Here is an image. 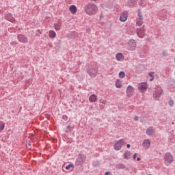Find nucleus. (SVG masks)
Masks as SVG:
<instances>
[{
	"label": "nucleus",
	"instance_id": "obj_1",
	"mask_svg": "<svg viewBox=\"0 0 175 175\" xmlns=\"http://www.w3.org/2000/svg\"><path fill=\"white\" fill-rule=\"evenodd\" d=\"M85 12L89 16H94L98 13V6L94 3H89L85 6Z\"/></svg>",
	"mask_w": 175,
	"mask_h": 175
},
{
	"label": "nucleus",
	"instance_id": "obj_2",
	"mask_svg": "<svg viewBox=\"0 0 175 175\" xmlns=\"http://www.w3.org/2000/svg\"><path fill=\"white\" fill-rule=\"evenodd\" d=\"M86 72L90 77H96L98 75V68L94 66H89L87 69Z\"/></svg>",
	"mask_w": 175,
	"mask_h": 175
},
{
	"label": "nucleus",
	"instance_id": "obj_3",
	"mask_svg": "<svg viewBox=\"0 0 175 175\" xmlns=\"http://www.w3.org/2000/svg\"><path fill=\"white\" fill-rule=\"evenodd\" d=\"M85 159H87V156H85V154H78V157L76 159L75 165H77V166H80L83 165V163L85 162Z\"/></svg>",
	"mask_w": 175,
	"mask_h": 175
},
{
	"label": "nucleus",
	"instance_id": "obj_4",
	"mask_svg": "<svg viewBox=\"0 0 175 175\" xmlns=\"http://www.w3.org/2000/svg\"><path fill=\"white\" fill-rule=\"evenodd\" d=\"M136 32L138 38L143 39V38H144L146 36V28H144V26H143L142 27L137 29Z\"/></svg>",
	"mask_w": 175,
	"mask_h": 175
},
{
	"label": "nucleus",
	"instance_id": "obj_5",
	"mask_svg": "<svg viewBox=\"0 0 175 175\" xmlns=\"http://www.w3.org/2000/svg\"><path fill=\"white\" fill-rule=\"evenodd\" d=\"M165 165L169 166L173 162V156L170 152H167L164 157Z\"/></svg>",
	"mask_w": 175,
	"mask_h": 175
},
{
	"label": "nucleus",
	"instance_id": "obj_6",
	"mask_svg": "<svg viewBox=\"0 0 175 175\" xmlns=\"http://www.w3.org/2000/svg\"><path fill=\"white\" fill-rule=\"evenodd\" d=\"M136 49V41L135 40H130L127 42V50L133 51Z\"/></svg>",
	"mask_w": 175,
	"mask_h": 175
},
{
	"label": "nucleus",
	"instance_id": "obj_7",
	"mask_svg": "<svg viewBox=\"0 0 175 175\" xmlns=\"http://www.w3.org/2000/svg\"><path fill=\"white\" fill-rule=\"evenodd\" d=\"M162 94H163V90H162V88H157L153 93V98H154V99H158L161 98V95H162Z\"/></svg>",
	"mask_w": 175,
	"mask_h": 175
},
{
	"label": "nucleus",
	"instance_id": "obj_8",
	"mask_svg": "<svg viewBox=\"0 0 175 175\" xmlns=\"http://www.w3.org/2000/svg\"><path fill=\"white\" fill-rule=\"evenodd\" d=\"M124 141L123 139H121L116 142V143L114 145V149L116 150V151H119L121 148H122V146H124Z\"/></svg>",
	"mask_w": 175,
	"mask_h": 175
},
{
	"label": "nucleus",
	"instance_id": "obj_9",
	"mask_svg": "<svg viewBox=\"0 0 175 175\" xmlns=\"http://www.w3.org/2000/svg\"><path fill=\"white\" fill-rule=\"evenodd\" d=\"M169 16V13L165 10H162L159 13V19L165 21V20H167V17Z\"/></svg>",
	"mask_w": 175,
	"mask_h": 175
},
{
	"label": "nucleus",
	"instance_id": "obj_10",
	"mask_svg": "<svg viewBox=\"0 0 175 175\" xmlns=\"http://www.w3.org/2000/svg\"><path fill=\"white\" fill-rule=\"evenodd\" d=\"M134 92H135V88H133L132 85H129L126 88V94H127V96L131 98V96H133Z\"/></svg>",
	"mask_w": 175,
	"mask_h": 175
},
{
	"label": "nucleus",
	"instance_id": "obj_11",
	"mask_svg": "<svg viewBox=\"0 0 175 175\" xmlns=\"http://www.w3.org/2000/svg\"><path fill=\"white\" fill-rule=\"evenodd\" d=\"M128 20V11L123 12L120 16V21L125 23Z\"/></svg>",
	"mask_w": 175,
	"mask_h": 175
},
{
	"label": "nucleus",
	"instance_id": "obj_12",
	"mask_svg": "<svg viewBox=\"0 0 175 175\" xmlns=\"http://www.w3.org/2000/svg\"><path fill=\"white\" fill-rule=\"evenodd\" d=\"M17 38L18 40L21 42V43H28V38L25 36L19 34Z\"/></svg>",
	"mask_w": 175,
	"mask_h": 175
},
{
	"label": "nucleus",
	"instance_id": "obj_13",
	"mask_svg": "<svg viewBox=\"0 0 175 175\" xmlns=\"http://www.w3.org/2000/svg\"><path fill=\"white\" fill-rule=\"evenodd\" d=\"M142 146L144 148H145L146 150H148V148H150V146H151V142L150 141V139H144L142 143Z\"/></svg>",
	"mask_w": 175,
	"mask_h": 175
},
{
	"label": "nucleus",
	"instance_id": "obj_14",
	"mask_svg": "<svg viewBox=\"0 0 175 175\" xmlns=\"http://www.w3.org/2000/svg\"><path fill=\"white\" fill-rule=\"evenodd\" d=\"M5 19L8 21H10V23H16V19L13 17V14L12 13H8L5 15Z\"/></svg>",
	"mask_w": 175,
	"mask_h": 175
},
{
	"label": "nucleus",
	"instance_id": "obj_15",
	"mask_svg": "<svg viewBox=\"0 0 175 175\" xmlns=\"http://www.w3.org/2000/svg\"><path fill=\"white\" fill-rule=\"evenodd\" d=\"M77 36H79V33L76 31H72L67 35L68 39H75V38H77Z\"/></svg>",
	"mask_w": 175,
	"mask_h": 175
},
{
	"label": "nucleus",
	"instance_id": "obj_16",
	"mask_svg": "<svg viewBox=\"0 0 175 175\" xmlns=\"http://www.w3.org/2000/svg\"><path fill=\"white\" fill-rule=\"evenodd\" d=\"M98 100V97L95 94H92L89 97V101L91 103H94V102H96Z\"/></svg>",
	"mask_w": 175,
	"mask_h": 175
},
{
	"label": "nucleus",
	"instance_id": "obj_17",
	"mask_svg": "<svg viewBox=\"0 0 175 175\" xmlns=\"http://www.w3.org/2000/svg\"><path fill=\"white\" fill-rule=\"evenodd\" d=\"M116 59H117V61H123L124 55L121 53H118L116 55Z\"/></svg>",
	"mask_w": 175,
	"mask_h": 175
},
{
	"label": "nucleus",
	"instance_id": "obj_18",
	"mask_svg": "<svg viewBox=\"0 0 175 175\" xmlns=\"http://www.w3.org/2000/svg\"><path fill=\"white\" fill-rule=\"evenodd\" d=\"M153 132H154V128L152 126H150L146 129V133L148 136H151Z\"/></svg>",
	"mask_w": 175,
	"mask_h": 175
},
{
	"label": "nucleus",
	"instance_id": "obj_19",
	"mask_svg": "<svg viewBox=\"0 0 175 175\" xmlns=\"http://www.w3.org/2000/svg\"><path fill=\"white\" fill-rule=\"evenodd\" d=\"M69 10H70V12H71V13L72 14H75V13H76V12H77V8H76V5H72L70 6Z\"/></svg>",
	"mask_w": 175,
	"mask_h": 175
},
{
	"label": "nucleus",
	"instance_id": "obj_20",
	"mask_svg": "<svg viewBox=\"0 0 175 175\" xmlns=\"http://www.w3.org/2000/svg\"><path fill=\"white\" fill-rule=\"evenodd\" d=\"M148 88V85L146 83H142L138 85V90H147Z\"/></svg>",
	"mask_w": 175,
	"mask_h": 175
},
{
	"label": "nucleus",
	"instance_id": "obj_21",
	"mask_svg": "<svg viewBox=\"0 0 175 175\" xmlns=\"http://www.w3.org/2000/svg\"><path fill=\"white\" fill-rule=\"evenodd\" d=\"M75 129V126H72L70 124L67 126V130H66V133H69V132H71Z\"/></svg>",
	"mask_w": 175,
	"mask_h": 175
},
{
	"label": "nucleus",
	"instance_id": "obj_22",
	"mask_svg": "<svg viewBox=\"0 0 175 175\" xmlns=\"http://www.w3.org/2000/svg\"><path fill=\"white\" fill-rule=\"evenodd\" d=\"M49 38H51V39H53L56 36L57 34L55 33V31L51 30L49 31Z\"/></svg>",
	"mask_w": 175,
	"mask_h": 175
},
{
	"label": "nucleus",
	"instance_id": "obj_23",
	"mask_svg": "<svg viewBox=\"0 0 175 175\" xmlns=\"http://www.w3.org/2000/svg\"><path fill=\"white\" fill-rule=\"evenodd\" d=\"M116 169H125V165L122 163H118L116 165Z\"/></svg>",
	"mask_w": 175,
	"mask_h": 175
},
{
	"label": "nucleus",
	"instance_id": "obj_24",
	"mask_svg": "<svg viewBox=\"0 0 175 175\" xmlns=\"http://www.w3.org/2000/svg\"><path fill=\"white\" fill-rule=\"evenodd\" d=\"M154 75H155V72H150L148 73V76H150V77H151V79H150V81H154Z\"/></svg>",
	"mask_w": 175,
	"mask_h": 175
},
{
	"label": "nucleus",
	"instance_id": "obj_25",
	"mask_svg": "<svg viewBox=\"0 0 175 175\" xmlns=\"http://www.w3.org/2000/svg\"><path fill=\"white\" fill-rule=\"evenodd\" d=\"M136 25H137L138 27H142V25H143V21L139 19L138 21H137Z\"/></svg>",
	"mask_w": 175,
	"mask_h": 175
},
{
	"label": "nucleus",
	"instance_id": "obj_26",
	"mask_svg": "<svg viewBox=\"0 0 175 175\" xmlns=\"http://www.w3.org/2000/svg\"><path fill=\"white\" fill-rule=\"evenodd\" d=\"M119 77H120V79H124L125 77V72L123 71L120 72Z\"/></svg>",
	"mask_w": 175,
	"mask_h": 175
},
{
	"label": "nucleus",
	"instance_id": "obj_27",
	"mask_svg": "<svg viewBox=\"0 0 175 175\" xmlns=\"http://www.w3.org/2000/svg\"><path fill=\"white\" fill-rule=\"evenodd\" d=\"M54 28L56 31H59V29H61V27H59V25L57 24H54Z\"/></svg>",
	"mask_w": 175,
	"mask_h": 175
},
{
	"label": "nucleus",
	"instance_id": "obj_28",
	"mask_svg": "<svg viewBox=\"0 0 175 175\" xmlns=\"http://www.w3.org/2000/svg\"><path fill=\"white\" fill-rule=\"evenodd\" d=\"M70 167H73V164L70 163L68 165H66L65 169L66 170H69Z\"/></svg>",
	"mask_w": 175,
	"mask_h": 175
},
{
	"label": "nucleus",
	"instance_id": "obj_29",
	"mask_svg": "<svg viewBox=\"0 0 175 175\" xmlns=\"http://www.w3.org/2000/svg\"><path fill=\"white\" fill-rule=\"evenodd\" d=\"M138 18H139V20L143 21V15H142V12L140 11L138 12Z\"/></svg>",
	"mask_w": 175,
	"mask_h": 175
},
{
	"label": "nucleus",
	"instance_id": "obj_30",
	"mask_svg": "<svg viewBox=\"0 0 175 175\" xmlns=\"http://www.w3.org/2000/svg\"><path fill=\"white\" fill-rule=\"evenodd\" d=\"M116 88H121V87H122V85H121V83L119 81H117L116 83Z\"/></svg>",
	"mask_w": 175,
	"mask_h": 175
},
{
	"label": "nucleus",
	"instance_id": "obj_31",
	"mask_svg": "<svg viewBox=\"0 0 175 175\" xmlns=\"http://www.w3.org/2000/svg\"><path fill=\"white\" fill-rule=\"evenodd\" d=\"M11 46H13V47H16L17 46V41H13L10 42Z\"/></svg>",
	"mask_w": 175,
	"mask_h": 175
},
{
	"label": "nucleus",
	"instance_id": "obj_32",
	"mask_svg": "<svg viewBox=\"0 0 175 175\" xmlns=\"http://www.w3.org/2000/svg\"><path fill=\"white\" fill-rule=\"evenodd\" d=\"M168 104L170 105V106L172 107L174 105V101H173V100H171L168 102Z\"/></svg>",
	"mask_w": 175,
	"mask_h": 175
},
{
	"label": "nucleus",
	"instance_id": "obj_33",
	"mask_svg": "<svg viewBox=\"0 0 175 175\" xmlns=\"http://www.w3.org/2000/svg\"><path fill=\"white\" fill-rule=\"evenodd\" d=\"M124 159H129V157H128V153L125 152L124 154Z\"/></svg>",
	"mask_w": 175,
	"mask_h": 175
},
{
	"label": "nucleus",
	"instance_id": "obj_34",
	"mask_svg": "<svg viewBox=\"0 0 175 175\" xmlns=\"http://www.w3.org/2000/svg\"><path fill=\"white\" fill-rule=\"evenodd\" d=\"M62 119L64 120V121L68 120V116L66 115H63L62 116Z\"/></svg>",
	"mask_w": 175,
	"mask_h": 175
},
{
	"label": "nucleus",
	"instance_id": "obj_35",
	"mask_svg": "<svg viewBox=\"0 0 175 175\" xmlns=\"http://www.w3.org/2000/svg\"><path fill=\"white\" fill-rule=\"evenodd\" d=\"M139 6H143V0H141V1L139 2Z\"/></svg>",
	"mask_w": 175,
	"mask_h": 175
},
{
	"label": "nucleus",
	"instance_id": "obj_36",
	"mask_svg": "<svg viewBox=\"0 0 175 175\" xmlns=\"http://www.w3.org/2000/svg\"><path fill=\"white\" fill-rule=\"evenodd\" d=\"M134 121H139V117L135 116V117L134 118Z\"/></svg>",
	"mask_w": 175,
	"mask_h": 175
},
{
	"label": "nucleus",
	"instance_id": "obj_37",
	"mask_svg": "<svg viewBox=\"0 0 175 175\" xmlns=\"http://www.w3.org/2000/svg\"><path fill=\"white\" fill-rule=\"evenodd\" d=\"M94 165H99V162L98 161H96L94 162Z\"/></svg>",
	"mask_w": 175,
	"mask_h": 175
},
{
	"label": "nucleus",
	"instance_id": "obj_38",
	"mask_svg": "<svg viewBox=\"0 0 175 175\" xmlns=\"http://www.w3.org/2000/svg\"><path fill=\"white\" fill-rule=\"evenodd\" d=\"M137 155V153H135L133 155V159H136V157Z\"/></svg>",
	"mask_w": 175,
	"mask_h": 175
},
{
	"label": "nucleus",
	"instance_id": "obj_39",
	"mask_svg": "<svg viewBox=\"0 0 175 175\" xmlns=\"http://www.w3.org/2000/svg\"><path fill=\"white\" fill-rule=\"evenodd\" d=\"M109 174H110V172H106L105 173V175H109Z\"/></svg>",
	"mask_w": 175,
	"mask_h": 175
},
{
	"label": "nucleus",
	"instance_id": "obj_40",
	"mask_svg": "<svg viewBox=\"0 0 175 175\" xmlns=\"http://www.w3.org/2000/svg\"><path fill=\"white\" fill-rule=\"evenodd\" d=\"M126 147H127V148H131V145L129 144L126 145Z\"/></svg>",
	"mask_w": 175,
	"mask_h": 175
},
{
	"label": "nucleus",
	"instance_id": "obj_41",
	"mask_svg": "<svg viewBox=\"0 0 175 175\" xmlns=\"http://www.w3.org/2000/svg\"><path fill=\"white\" fill-rule=\"evenodd\" d=\"M37 32H38V33H42V32H40V30H37Z\"/></svg>",
	"mask_w": 175,
	"mask_h": 175
},
{
	"label": "nucleus",
	"instance_id": "obj_42",
	"mask_svg": "<svg viewBox=\"0 0 175 175\" xmlns=\"http://www.w3.org/2000/svg\"><path fill=\"white\" fill-rule=\"evenodd\" d=\"M100 103H103V100H100Z\"/></svg>",
	"mask_w": 175,
	"mask_h": 175
},
{
	"label": "nucleus",
	"instance_id": "obj_43",
	"mask_svg": "<svg viewBox=\"0 0 175 175\" xmlns=\"http://www.w3.org/2000/svg\"><path fill=\"white\" fill-rule=\"evenodd\" d=\"M140 157L137 158V161H140Z\"/></svg>",
	"mask_w": 175,
	"mask_h": 175
},
{
	"label": "nucleus",
	"instance_id": "obj_44",
	"mask_svg": "<svg viewBox=\"0 0 175 175\" xmlns=\"http://www.w3.org/2000/svg\"><path fill=\"white\" fill-rule=\"evenodd\" d=\"M93 2H96L97 0H91Z\"/></svg>",
	"mask_w": 175,
	"mask_h": 175
},
{
	"label": "nucleus",
	"instance_id": "obj_45",
	"mask_svg": "<svg viewBox=\"0 0 175 175\" xmlns=\"http://www.w3.org/2000/svg\"><path fill=\"white\" fill-rule=\"evenodd\" d=\"M172 125H174V122H172Z\"/></svg>",
	"mask_w": 175,
	"mask_h": 175
}]
</instances>
